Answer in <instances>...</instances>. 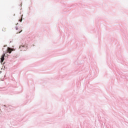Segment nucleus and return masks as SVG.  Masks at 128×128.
Wrapping results in <instances>:
<instances>
[{"instance_id": "obj_1", "label": "nucleus", "mask_w": 128, "mask_h": 128, "mask_svg": "<svg viewBox=\"0 0 128 128\" xmlns=\"http://www.w3.org/2000/svg\"><path fill=\"white\" fill-rule=\"evenodd\" d=\"M4 56H6V53H4L1 56V58H0L1 64H2V62H4Z\"/></svg>"}, {"instance_id": "obj_2", "label": "nucleus", "mask_w": 128, "mask_h": 128, "mask_svg": "<svg viewBox=\"0 0 128 128\" xmlns=\"http://www.w3.org/2000/svg\"><path fill=\"white\" fill-rule=\"evenodd\" d=\"M16 28V30H18L16 32V34H20V32H22V30H20V26H17Z\"/></svg>"}, {"instance_id": "obj_3", "label": "nucleus", "mask_w": 128, "mask_h": 128, "mask_svg": "<svg viewBox=\"0 0 128 128\" xmlns=\"http://www.w3.org/2000/svg\"><path fill=\"white\" fill-rule=\"evenodd\" d=\"M7 52H9L10 54V52H12V49L10 48H8V50H7Z\"/></svg>"}, {"instance_id": "obj_4", "label": "nucleus", "mask_w": 128, "mask_h": 128, "mask_svg": "<svg viewBox=\"0 0 128 128\" xmlns=\"http://www.w3.org/2000/svg\"><path fill=\"white\" fill-rule=\"evenodd\" d=\"M2 30L3 32H6V28H3L2 29Z\"/></svg>"}, {"instance_id": "obj_5", "label": "nucleus", "mask_w": 128, "mask_h": 128, "mask_svg": "<svg viewBox=\"0 0 128 128\" xmlns=\"http://www.w3.org/2000/svg\"><path fill=\"white\" fill-rule=\"evenodd\" d=\"M24 46H20V48H24Z\"/></svg>"}]
</instances>
